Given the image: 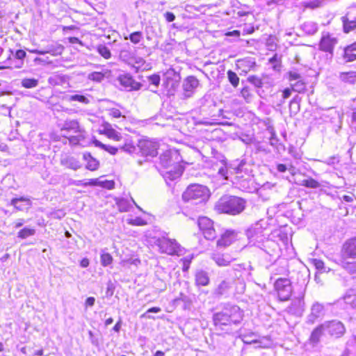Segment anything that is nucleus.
<instances>
[{"label": "nucleus", "mask_w": 356, "mask_h": 356, "mask_svg": "<svg viewBox=\"0 0 356 356\" xmlns=\"http://www.w3.org/2000/svg\"><path fill=\"white\" fill-rule=\"evenodd\" d=\"M181 158L178 152L175 149H169L160 156V163L167 170L163 177L165 179L175 180L179 177L183 169L179 165Z\"/></svg>", "instance_id": "1"}, {"label": "nucleus", "mask_w": 356, "mask_h": 356, "mask_svg": "<svg viewBox=\"0 0 356 356\" xmlns=\"http://www.w3.org/2000/svg\"><path fill=\"white\" fill-rule=\"evenodd\" d=\"M243 317V312L236 305H228L219 312L213 315V322L216 326L222 330V326L237 325L241 323Z\"/></svg>", "instance_id": "2"}, {"label": "nucleus", "mask_w": 356, "mask_h": 356, "mask_svg": "<svg viewBox=\"0 0 356 356\" xmlns=\"http://www.w3.org/2000/svg\"><path fill=\"white\" fill-rule=\"evenodd\" d=\"M245 200L236 196H223L215 204V210L219 213L236 215L245 207Z\"/></svg>", "instance_id": "3"}, {"label": "nucleus", "mask_w": 356, "mask_h": 356, "mask_svg": "<svg viewBox=\"0 0 356 356\" xmlns=\"http://www.w3.org/2000/svg\"><path fill=\"white\" fill-rule=\"evenodd\" d=\"M209 189L203 185L191 184L182 194L184 202H191L193 204L205 203L210 197Z\"/></svg>", "instance_id": "4"}, {"label": "nucleus", "mask_w": 356, "mask_h": 356, "mask_svg": "<svg viewBox=\"0 0 356 356\" xmlns=\"http://www.w3.org/2000/svg\"><path fill=\"white\" fill-rule=\"evenodd\" d=\"M266 228L267 222L264 220H260L250 226L245 232L249 243L256 246L263 242L266 238Z\"/></svg>", "instance_id": "5"}, {"label": "nucleus", "mask_w": 356, "mask_h": 356, "mask_svg": "<svg viewBox=\"0 0 356 356\" xmlns=\"http://www.w3.org/2000/svg\"><path fill=\"white\" fill-rule=\"evenodd\" d=\"M153 243L161 253L174 255L179 254L181 252V246L175 239H170L165 236L154 237Z\"/></svg>", "instance_id": "6"}, {"label": "nucleus", "mask_w": 356, "mask_h": 356, "mask_svg": "<svg viewBox=\"0 0 356 356\" xmlns=\"http://www.w3.org/2000/svg\"><path fill=\"white\" fill-rule=\"evenodd\" d=\"M61 130L67 132L72 131L75 134L74 136H70L68 138L70 145H79L86 138V131L80 127L79 122L75 120L65 121Z\"/></svg>", "instance_id": "7"}, {"label": "nucleus", "mask_w": 356, "mask_h": 356, "mask_svg": "<svg viewBox=\"0 0 356 356\" xmlns=\"http://www.w3.org/2000/svg\"><path fill=\"white\" fill-rule=\"evenodd\" d=\"M274 287L280 301L285 302L290 299L293 292L290 280L280 277L275 282Z\"/></svg>", "instance_id": "8"}, {"label": "nucleus", "mask_w": 356, "mask_h": 356, "mask_svg": "<svg viewBox=\"0 0 356 356\" xmlns=\"http://www.w3.org/2000/svg\"><path fill=\"white\" fill-rule=\"evenodd\" d=\"M197 224L205 238L208 240L216 238V233L213 228V222L211 219L205 216L200 217L198 219Z\"/></svg>", "instance_id": "9"}, {"label": "nucleus", "mask_w": 356, "mask_h": 356, "mask_svg": "<svg viewBox=\"0 0 356 356\" xmlns=\"http://www.w3.org/2000/svg\"><path fill=\"white\" fill-rule=\"evenodd\" d=\"M337 43V39L329 33H323L319 42V49L327 52L330 58L333 56V50Z\"/></svg>", "instance_id": "10"}, {"label": "nucleus", "mask_w": 356, "mask_h": 356, "mask_svg": "<svg viewBox=\"0 0 356 356\" xmlns=\"http://www.w3.org/2000/svg\"><path fill=\"white\" fill-rule=\"evenodd\" d=\"M166 81L164 83L168 95H172L179 86L180 76L173 69H169L165 73Z\"/></svg>", "instance_id": "11"}, {"label": "nucleus", "mask_w": 356, "mask_h": 356, "mask_svg": "<svg viewBox=\"0 0 356 356\" xmlns=\"http://www.w3.org/2000/svg\"><path fill=\"white\" fill-rule=\"evenodd\" d=\"M289 80L293 91L301 93L305 90L306 83L299 73L296 72H289Z\"/></svg>", "instance_id": "12"}, {"label": "nucleus", "mask_w": 356, "mask_h": 356, "mask_svg": "<svg viewBox=\"0 0 356 356\" xmlns=\"http://www.w3.org/2000/svg\"><path fill=\"white\" fill-rule=\"evenodd\" d=\"M304 296L302 293L291 300L290 305L286 309L289 313L296 316L302 314L305 310Z\"/></svg>", "instance_id": "13"}, {"label": "nucleus", "mask_w": 356, "mask_h": 356, "mask_svg": "<svg viewBox=\"0 0 356 356\" xmlns=\"http://www.w3.org/2000/svg\"><path fill=\"white\" fill-rule=\"evenodd\" d=\"M138 147L142 154L144 156H149L151 157H154L158 154L157 143L149 140H140L138 143Z\"/></svg>", "instance_id": "14"}, {"label": "nucleus", "mask_w": 356, "mask_h": 356, "mask_svg": "<svg viewBox=\"0 0 356 356\" xmlns=\"http://www.w3.org/2000/svg\"><path fill=\"white\" fill-rule=\"evenodd\" d=\"M325 330H327L328 333L337 338L343 335L346 332V328L343 324L339 321H332L323 323Z\"/></svg>", "instance_id": "15"}, {"label": "nucleus", "mask_w": 356, "mask_h": 356, "mask_svg": "<svg viewBox=\"0 0 356 356\" xmlns=\"http://www.w3.org/2000/svg\"><path fill=\"white\" fill-rule=\"evenodd\" d=\"M199 85V80L195 76H189L186 77L184 80L182 85L184 97H191Z\"/></svg>", "instance_id": "16"}, {"label": "nucleus", "mask_w": 356, "mask_h": 356, "mask_svg": "<svg viewBox=\"0 0 356 356\" xmlns=\"http://www.w3.org/2000/svg\"><path fill=\"white\" fill-rule=\"evenodd\" d=\"M356 259V237L348 240L343 245L342 259Z\"/></svg>", "instance_id": "17"}, {"label": "nucleus", "mask_w": 356, "mask_h": 356, "mask_svg": "<svg viewBox=\"0 0 356 356\" xmlns=\"http://www.w3.org/2000/svg\"><path fill=\"white\" fill-rule=\"evenodd\" d=\"M256 246L259 247L270 256H275L277 254L280 250L279 245L277 242L268 238H265L263 242L260 244H257Z\"/></svg>", "instance_id": "18"}, {"label": "nucleus", "mask_w": 356, "mask_h": 356, "mask_svg": "<svg viewBox=\"0 0 356 356\" xmlns=\"http://www.w3.org/2000/svg\"><path fill=\"white\" fill-rule=\"evenodd\" d=\"M236 236L237 234L234 231L227 230L217 241V245L218 247H227L236 240Z\"/></svg>", "instance_id": "19"}, {"label": "nucleus", "mask_w": 356, "mask_h": 356, "mask_svg": "<svg viewBox=\"0 0 356 356\" xmlns=\"http://www.w3.org/2000/svg\"><path fill=\"white\" fill-rule=\"evenodd\" d=\"M324 306L318 302L314 303L311 308V313L308 316V321L314 323L315 321L323 315Z\"/></svg>", "instance_id": "20"}, {"label": "nucleus", "mask_w": 356, "mask_h": 356, "mask_svg": "<svg viewBox=\"0 0 356 356\" xmlns=\"http://www.w3.org/2000/svg\"><path fill=\"white\" fill-rule=\"evenodd\" d=\"M69 76L60 74H54L49 77L48 83L51 86H64L69 84Z\"/></svg>", "instance_id": "21"}, {"label": "nucleus", "mask_w": 356, "mask_h": 356, "mask_svg": "<svg viewBox=\"0 0 356 356\" xmlns=\"http://www.w3.org/2000/svg\"><path fill=\"white\" fill-rule=\"evenodd\" d=\"M300 29L307 35H314L318 30V24L312 21L305 22L300 26Z\"/></svg>", "instance_id": "22"}, {"label": "nucleus", "mask_w": 356, "mask_h": 356, "mask_svg": "<svg viewBox=\"0 0 356 356\" xmlns=\"http://www.w3.org/2000/svg\"><path fill=\"white\" fill-rule=\"evenodd\" d=\"M341 356H356V336L347 341L346 348Z\"/></svg>", "instance_id": "23"}, {"label": "nucleus", "mask_w": 356, "mask_h": 356, "mask_svg": "<svg viewBox=\"0 0 356 356\" xmlns=\"http://www.w3.org/2000/svg\"><path fill=\"white\" fill-rule=\"evenodd\" d=\"M341 21L344 33H348L356 29V17L350 19L348 16H343Z\"/></svg>", "instance_id": "24"}, {"label": "nucleus", "mask_w": 356, "mask_h": 356, "mask_svg": "<svg viewBox=\"0 0 356 356\" xmlns=\"http://www.w3.org/2000/svg\"><path fill=\"white\" fill-rule=\"evenodd\" d=\"M83 158L87 162L86 165V169L90 171H95L99 168V161L93 158L90 153L83 154Z\"/></svg>", "instance_id": "25"}, {"label": "nucleus", "mask_w": 356, "mask_h": 356, "mask_svg": "<svg viewBox=\"0 0 356 356\" xmlns=\"http://www.w3.org/2000/svg\"><path fill=\"white\" fill-rule=\"evenodd\" d=\"M64 49V47L63 45L56 44L54 45H49L47 47V49L46 51H35V52L38 54H50L53 56H58L60 55Z\"/></svg>", "instance_id": "26"}, {"label": "nucleus", "mask_w": 356, "mask_h": 356, "mask_svg": "<svg viewBox=\"0 0 356 356\" xmlns=\"http://www.w3.org/2000/svg\"><path fill=\"white\" fill-rule=\"evenodd\" d=\"M325 330V325L323 323L316 327L312 332L309 341L313 344H316L319 342L321 336L323 335Z\"/></svg>", "instance_id": "27"}, {"label": "nucleus", "mask_w": 356, "mask_h": 356, "mask_svg": "<svg viewBox=\"0 0 356 356\" xmlns=\"http://www.w3.org/2000/svg\"><path fill=\"white\" fill-rule=\"evenodd\" d=\"M195 282L197 285L207 286L209 283V277L207 272L198 270L195 273Z\"/></svg>", "instance_id": "28"}, {"label": "nucleus", "mask_w": 356, "mask_h": 356, "mask_svg": "<svg viewBox=\"0 0 356 356\" xmlns=\"http://www.w3.org/2000/svg\"><path fill=\"white\" fill-rule=\"evenodd\" d=\"M212 259L216 263V264L219 266H228L231 259L229 257L225 256L224 254H221L220 253H215L212 256Z\"/></svg>", "instance_id": "29"}, {"label": "nucleus", "mask_w": 356, "mask_h": 356, "mask_svg": "<svg viewBox=\"0 0 356 356\" xmlns=\"http://www.w3.org/2000/svg\"><path fill=\"white\" fill-rule=\"evenodd\" d=\"M326 2L327 0H312L302 2V6L305 8L316 9L323 6Z\"/></svg>", "instance_id": "30"}, {"label": "nucleus", "mask_w": 356, "mask_h": 356, "mask_svg": "<svg viewBox=\"0 0 356 356\" xmlns=\"http://www.w3.org/2000/svg\"><path fill=\"white\" fill-rule=\"evenodd\" d=\"M339 77L345 83L354 84L356 82V72H342Z\"/></svg>", "instance_id": "31"}, {"label": "nucleus", "mask_w": 356, "mask_h": 356, "mask_svg": "<svg viewBox=\"0 0 356 356\" xmlns=\"http://www.w3.org/2000/svg\"><path fill=\"white\" fill-rule=\"evenodd\" d=\"M231 287L230 282L227 280H222L220 283L217 286L215 289V293L218 296H222L227 293L229 288Z\"/></svg>", "instance_id": "32"}, {"label": "nucleus", "mask_w": 356, "mask_h": 356, "mask_svg": "<svg viewBox=\"0 0 356 356\" xmlns=\"http://www.w3.org/2000/svg\"><path fill=\"white\" fill-rule=\"evenodd\" d=\"M143 38V33L141 31H135L129 35V36H125L124 39H129L130 41L134 44H137L140 42V41Z\"/></svg>", "instance_id": "33"}, {"label": "nucleus", "mask_w": 356, "mask_h": 356, "mask_svg": "<svg viewBox=\"0 0 356 356\" xmlns=\"http://www.w3.org/2000/svg\"><path fill=\"white\" fill-rule=\"evenodd\" d=\"M65 165L67 168L72 169L74 170H76L81 167L80 162L73 157H69L66 159L65 161Z\"/></svg>", "instance_id": "34"}, {"label": "nucleus", "mask_w": 356, "mask_h": 356, "mask_svg": "<svg viewBox=\"0 0 356 356\" xmlns=\"http://www.w3.org/2000/svg\"><path fill=\"white\" fill-rule=\"evenodd\" d=\"M341 266L350 273H356V261H349L348 259H342Z\"/></svg>", "instance_id": "35"}, {"label": "nucleus", "mask_w": 356, "mask_h": 356, "mask_svg": "<svg viewBox=\"0 0 356 356\" xmlns=\"http://www.w3.org/2000/svg\"><path fill=\"white\" fill-rule=\"evenodd\" d=\"M300 184L309 188H317L321 186L320 184L313 178L303 179L301 181Z\"/></svg>", "instance_id": "36"}, {"label": "nucleus", "mask_w": 356, "mask_h": 356, "mask_svg": "<svg viewBox=\"0 0 356 356\" xmlns=\"http://www.w3.org/2000/svg\"><path fill=\"white\" fill-rule=\"evenodd\" d=\"M116 204L120 212L128 211L130 207V203L129 200L126 199H119L116 201Z\"/></svg>", "instance_id": "37"}, {"label": "nucleus", "mask_w": 356, "mask_h": 356, "mask_svg": "<svg viewBox=\"0 0 356 356\" xmlns=\"http://www.w3.org/2000/svg\"><path fill=\"white\" fill-rule=\"evenodd\" d=\"M65 99L68 102L77 101L86 104L89 103V100L86 97L80 95H68Z\"/></svg>", "instance_id": "38"}, {"label": "nucleus", "mask_w": 356, "mask_h": 356, "mask_svg": "<svg viewBox=\"0 0 356 356\" xmlns=\"http://www.w3.org/2000/svg\"><path fill=\"white\" fill-rule=\"evenodd\" d=\"M21 84L25 88H35L38 85V80L35 79H24Z\"/></svg>", "instance_id": "39"}, {"label": "nucleus", "mask_w": 356, "mask_h": 356, "mask_svg": "<svg viewBox=\"0 0 356 356\" xmlns=\"http://www.w3.org/2000/svg\"><path fill=\"white\" fill-rule=\"evenodd\" d=\"M35 234V230L34 229L24 227L18 232L17 236L19 238L24 239V238H26L29 236H33Z\"/></svg>", "instance_id": "40"}, {"label": "nucleus", "mask_w": 356, "mask_h": 356, "mask_svg": "<svg viewBox=\"0 0 356 356\" xmlns=\"http://www.w3.org/2000/svg\"><path fill=\"white\" fill-rule=\"evenodd\" d=\"M99 184L97 179H91L88 182H85L83 180H75L72 182V184L76 186H97Z\"/></svg>", "instance_id": "41"}, {"label": "nucleus", "mask_w": 356, "mask_h": 356, "mask_svg": "<svg viewBox=\"0 0 356 356\" xmlns=\"http://www.w3.org/2000/svg\"><path fill=\"white\" fill-rule=\"evenodd\" d=\"M227 78L233 87L236 88L238 86L239 77L235 72L232 70H229L227 72Z\"/></svg>", "instance_id": "42"}, {"label": "nucleus", "mask_w": 356, "mask_h": 356, "mask_svg": "<svg viewBox=\"0 0 356 356\" xmlns=\"http://www.w3.org/2000/svg\"><path fill=\"white\" fill-rule=\"evenodd\" d=\"M105 77L104 74L99 72H93L90 73L88 76V79L90 81H95L97 83L101 82Z\"/></svg>", "instance_id": "43"}, {"label": "nucleus", "mask_w": 356, "mask_h": 356, "mask_svg": "<svg viewBox=\"0 0 356 356\" xmlns=\"http://www.w3.org/2000/svg\"><path fill=\"white\" fill-rule=\"evenodd\" d=\"M119 56L121 60L126 63H131L132 62L133 56L129 50L122 49L120 52Z\"/></svg>", "instance_id": "44"}, {"label": "nucleus", "mask_w": 356, "mask_h": 356, "mask_svg": "<svg viewBox=\"0 0 356 356\" xmlns=\"http://www.w3.org/2000/svg\"><path fill=\"white\" fill-rule=\"evenodd\" d=\"M97 51L102 57H104L106 59L110 58L111 56V54L109 49L105 45H99L97 47Z\"/></svg>", "instance_id": "45"}, {"label": "nucleus", "mask_w": 356, "mask_h": 356, "mask_svg": "<svg viewBox=\"0 0 356 356\" xmlns=\"http://www.w3.org/2000/svg\"><path fill=\"white\" fill-rule=\"evenodd\" d=\"M343 300L346 304L350 305L353 307H356V295L354 293H346Z\"/></svg>", "instance_id": "46"}, {"label": "nucleus", "mask_w": 356, "mask_h": 356, "mask_svg": "<svg viewBox=\"0 0 356 356\" xmlns=\"http://www.w3.org/2000/svg\"><path fill=\"white\" fill-rule=\"evenodd\" d=\"M101 264L103 266H107L112 264L113 257L109 253H102L101 254Z\"/></svg>", "instance_id": "47"}, {"label": "nucleus", "mask_w": 356, "mask_h": 356, "mask_svg": "<svg viewBox=\"0 0 356 356\" xmlns=\"http://www.w3.org/2000/svg\"><path fill=\"white\" fill-rule=\"evenodd\" d=\"M19 202H26V204L28 205L31 204L30 200L28 198H26V197H19V198H13L10 202V204L13 205V207H15L18 210H22L23 209L22 207H20L19 206H18Z\"/></svg>", "instance_id": "48"}, {"label": "nucleus", "mask_w": 356, "mask_h": 356, "mask_svg": "<svg viewBox=\"0 0 356 356\" xmlns=\"http://www.w3.org/2000/svg\"><path fill=\"white\" fill-rule=\"evenodd\" d=\"M343 58L346 62H352L356 60L355 51L344 49Z\"/></svg>", "instance_id": "49"}, {"label": "nucleus", "mask_w": 356, "mask_h": 356, "mask_svg": "<svg viewBox=\"0 0 356 356\" xmlns=\"http://www.w3.org/2000/svg\"><path fill=\"white\" fill-rule=\"evenodd\" d=\"M238 65L240 67H246L250 69L255 65V62L251 59H243L238 60Z\"/></svg>", "instance_id": "50"}, {"label": "nucleus", "mask_w": 356, "mask_h": 356, "mask_svg": "<svg viewBox=\"0 0 356 356\" xmlns=\"http://www.w3.org/2000/svg\"><path fill=\"white\" fill-rule=\"evenodd\" d=\"M248 81L257 88H261L263 86L262 80L259 77L254 75L250 76L248 78Z\"/></svg>", "instance_id": "51"}, {"label": "nucleus", "mask_w": 356, "mask_h": 356, "mask_svg": "<svg viewBox=\"0 0 356 356\" xmlns=\"http://www.w3.org/2000/svg\"><path fill=\"white\" fill-rule=\"evenodd\" d=\"M147 79L149 83L153 85L155 87H158L160 84L161 78L159 74H152L147 76Z\"/></svg>", "instance_id": "52"}, {"label": "nucleus", "mask_w": 356, "mask_h": 356, "mask_svg": "<svg viewBox=\"0 0 356 356\" xmlns=\"http://www.w3.org/2000/svg\"><path fill=\"white\" fill-rule=\"evenodd\" d=\"M127 222L129 225H136V226H142V225H146L145 220L142 219L140 217H136L134 219H128Z\"/></svg>", "instance_id": "53"}, {"label": "nucleus", "mask_w": 356, "mask_h": 356, "mask_svg": "<svg viewBox=\"0 0 356 356\" xmlns=\"http://www.w3.org/2000/svg\"><path fill=\"white\" fill-rule=\"evenodd\" d=\"M106 136L116 141H120L122 139V135L115 129L110 131Z\"/></svg>", "instance_id": "54"}, {"label": "nucleus", "mask_w": 356, "mask_h": 356, "mask_svg": "<svg viewBox=\"0 0 356 356\" xmlns=\"http://www.w3.org/2000/svg\"><path fill=\"white\" fill-rule=\"evenodd\" d=\"M131 63H134L136 65V67L140 68L143 67V65L145 63V60L141 57H134Z\"/></svg>", "instance_id": "55"}, {"label": "nucleus", "mask_w": 356, "mask_h": 356, "mask_svg": "<svg viewBox=\"0 0 356 356\" xmlns=\"http://www.w3.org/2000/svg\"><path fill=\"white\" fill-rule=\"evenodd\" d=\"M241 96L247 101H248L252 95L250 93V88L248 87H244L241 91Z\"/></svg>", "instance_id": "56"}, {"label": "nucleus", "mask_w": 356, "mask_h": 356, "mask_svg": "<svg viewBox=\"0 0 356 356\" xmlns=\"http://www.w3.org/2000/svg\"><path fill=\"white\" fill-rule=\"evenodd\" d=\"M120 149L126 152L132 153L135 151V147L131 144H125L120 147Z\"/></svg>", "instance_id": "57"}, {"label": "nucleus", "mask_w": 356, "mask_h": 356, "mask_svg": "<svg viewBox=\"0 0 356 356\" xmlns=\"http://www.w3.org/2000/svg\"><path fill=\"white\" fill-rule=\"evenodd\" d=\"M99 184L98 185H100L104 188H106L108 189H112L114 188V181H103V182H99Z\"/></svg>", "instance_id": "58"}, {"label": "nucleus", "mask_w": 356, "mask_h": 356, "mask_svg": "<svg viewBox=\"0 0 356 356\" xmlns=\"http://www.w3.org/2000/svg\"><path fill=\"white\" fill-rule=\"evenodd\" d=\"M102 127L103 128L102 134L104 135L107 134L110 131L113 129L111 124L108 122L104 123Z\"/></svg>", "instance_id": "59"}, {"label": "nucleus", "mask_w": 356, "mask_h": 356, "mask_svg": "<svg viewBox=\"0 0 356 356\" xmlns=\"http://www.w3.org/2000/svg\"><path fill=\"white\" fill-rule=\"evenodd\" d=\"M109 115L111 116H112L113 118H120L122 116V113H121L120 111L117 108H111L109 111Z\"/></svg>", "instance_id": "60"}, {"label": "nucleus", "mask_w": 356, "mask_h": 356, "mask_svg": "<svg viewBox=\"0 0 356 356\" xmlns=\"http://www.w3.org/2000/svg\"><path fill=\"white\" fill-rule=\"evenodd\" d=\"M104 150L109 152L112 155H115L117 154L118 151V148L106 145V147L104 148Z\"/></svg>", "instance_id": "61"}, {"label": "nucleus", "mask_w": 356, "mask_h": 356, "mask_svg": "<svg viewBox=\"0 0 356 356\" xmlns=\"http://www.w3.org/2000/svg\"><path fill=\"white\" fill-rule=\"evenodd\" d=\"M285 1L286 0H266V4L268 6H272L273 4H275V5H282V4H284Z\"/></svg>", "instance_id": "62"}, {"label": "nucleus", "mask_w": 356, "mask_h": 356, "mask_svg": "<svg viewBox=\"0 0 356 356\" xmlns=\"http://www.w3.org/2000/svg\"><path fill=\"white\" fill-rule=\"evenodd\" d=\"M227 168L225 165L222 166L218 170V174L220 175L222 177H223L225 179H227Z\"/></svg>", "instance_id": "63"}, {"label": "nucleus", "mask_w": 356, "mask_h": 356, "mask_svg": "<svg viewBox=\"0 0 356 356\" xmlns=\"http://www.w3.org/2000/svg\"><path fill=\"white\" fill-rule=\"evenodd\" d=\"M165 17L168 22H171L175 20V15L172 13L167 12L165 13Z\"/></svg>", "instance_id": "64"}]
</instances>
